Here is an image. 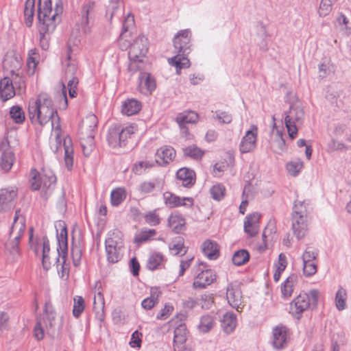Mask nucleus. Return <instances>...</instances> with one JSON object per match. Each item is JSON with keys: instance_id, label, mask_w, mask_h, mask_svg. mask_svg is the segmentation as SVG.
<instances>
[{"instance_id": "9b49d317", "label": "nucleus", "mask_w": 351, "mask_h": 351, "mask_svg": "<svg viewBox=\"0 0 351 351\" xmlns=\"http://www.w3.org/2000/svg\"><path fill=\"white\" fill-rule=\"evenodd\" d=\"M309 204L308 200L300 201L295 200L293 208L292 216H291V225L295 226H308L307 215L309 212Z\"/></svg>"}, {"instance_id": "7c9ffc66", "label": "nucleus", "mask_w": 351, "mask_h": 351, "mask_svg": "<svg viewBox=\"0 0 351 351\" xmlns=\"http://www.w3.org/2000/svg\"><path fill=\"white\" fill-rule=\"evenodd\" d=\"M119 125H112L108 130L107 141L112 147H121Z\"/></svg>"}, {"instance_id": "e2e57ef3", "label": "nucleus", "mask_w": 351, "mask_h": 351, "mask_svg": "<svg viewBox=\"0 0 351 351\" xmlns=\"http://www.w3.org/2000/svg\"><path fill=\"white\" fill-rule=\"evenodd\" d=\"M225 187L219 184L214 185L210 190V195L214 199L220 200L225 195Z\"/></svg>"}, {"instance_id": "a211bd4d", "label": "nucleus", "mask_w": 351, "mask_h": 351, "mask_svg": "<svg viewBox=\"0 0 351 351\" xmlns=\"http://www.w3.org/2000/svg\"><path fill=\"white\" fill-rule=\"evenodd\" d=\"M44 312L45 314V318L44 319L45 328L47 330V333L51 335L54 332V330L56 325V313L50 301L45 302Z\"/></svg>"}, {"instance_id": "2eb2a0df", "label": "nucleus", "mask_w": 351, "mask_h": 351, "mask_svg": "<svg viewBox=\"0 0 351 351\" xmlns=\"http://www.w3.org/2000/svg\"><path fill=\"white\" fill-rule=\"evenodd\" d=\"M257 135V127L252 125L251 129L246 132L245 136L241 141L239 150L241 153H248L252 152L255 149Z\"/></svg>"}, {"instance_id": "ddd939ff", "label": "nucleus", "mask_w": 351, "mask_h": 351, "mask_svg": "<svg viewBox=\"0 0 351 351\" xmlns=\"http://www.w3.org/2000/svg\"><path fill=\"white\" fill-rule=\"evenodd\" d=\"M226 298L229 304L237 311H242L244 304L241 290L238 284L231 283L227 287Z\"/></svg>"}, {"instance_id": "f8f14e48", "label": "nucleus", "mask_w": 351, "mask_h": 351, "mask_svg": "<svg viewBox=\"0 0 351 351\" xmlns=\"http://www.w3.org/2000/svg\"><path fill=\"white\" fill-rule=\"evenodd\" d=\"M77 51V46L72 47L70 42H69L66 50V57L62 62V64L64 67L65 77L77 75V62L75 57Z\"/></svg>"}, {"instance_id": "09e8293b", "label": "nucleus", "mask_w": 351, "mask_h": 351, "mask_svg": "<svg viewBox=\"0 0 351 351\" xmlns=\"http://www.w3.org/2000/svg\"><path fill=\"white\" fill-rule=\"evenodd\" d=\"M45 26V24H40L38 27V31L40 34V46L43 50H47L49 48V34L53 32V31H47L43 30V27Z\"/></svg>"}, {"instance_id": "4be33fe9", "label": "nucleus", "mask_w": 351, "mask_h": 351, "mask_svg": "<svg viewBox=\"0 0 351 351\" xmlns=\"http://www.w3.org/2000/svg\"><path fill=\"white\" fill-rule=\"evenodd\" d=\"M15 95L14 87L9 77H4L0 80V97L2 101H6Z\"/></svg>"}, {"instance_id": "dca6fc26", "label": "nucleus", "mask_w": 351, "mask_h": 351, "mask_svg": "<svg viewBox=\"0 0 351 351\" xmlns=\"http://www.w3.org/2000/svg\"><path fill=\"white\" fill-rule=\"evenodd\" d=\"M16 196L17 191L15 189H0V213H6L13 208Z\"/></svg>"}, {"instance_id": "69168bd1", "label": "nucleus", "mask_w": 351, "mask_h": 351, "mask_svg": "<svg viewBox=\"0 0 351 351\" xmlns=\"http://www.w3.org/2000/svg\"><path fill=\"white\" fill-rule=\"evenodd\" d=\"M134 25V18L130 14H128L127 16L125 18V20L123 23L122 32L120 35V40L123 38L124 34L128 32L131 28H132Z\"/></svg>"}, {"instance_id": "864d4df0", "label": "nucleus", "mask_w": 351, "mask_h": 351, "mask_svg": "<svg viewBox=\"0 0 351 351\" xmlns=\"http://www.w3.org/2000/svg\"><path fill=\"white\" fill-rule=\"evenodd\" d=\"M303 167V162L301 160L291 161L287 164V169L289 174L296 176Z\"/></svg>"}, {"instance_id": "5fc2aeb1", "label": "nucleus", "mask_w": 351, "mask_h": 351, "mask_svg": "<svg viewBox=\"0 0 351 351\" xmlns=\"http://www.w3.org/2000/svg\"><path fill=\"white\" fill-rule=\"evenodd\" d=\"M183 152L185 156H189L195 160L200 159L204 154L199 148L194 145L184 148Z\"/></svg>"}, {"instance_id": "49530a36", "label": "nucleus", "mask_w": 351, "mask_h": 351, "mask_svg": "<svg viewBox=\"0 0 351 351\" xmlns=\"http://www.w3.org/2000/svg\"><path fill=\"white\" fill-rule=\"evenodd\" d=\"M10 117L16 123H22L25 121V113L19 106H14L10 110Z\"/></svg>"}, {"instance_id": "bb28decb", "label": "nucleus", "mask_w": 351, "mask_h": 351, "mask_svg": "<svg viewBox=\"0 0 351 351\" xmlns=\"http://www.w3.org/2000/svg\"><path fill=\"white\" fill-rule=\"evenodd\" d=\"M58 256L53 258L54 264L56 265V269L60 273L61 271V277L68 276L69 275V265L66 263V252H60L57 249Z\"/></svg>"}, {"instance_id": "052dcab7", "label": "nucleus", "mask_w": 351, "mask_h": 351, "mask_svg": "<svg viewBox=\"0 0 351 351\" xmlns=\"http://www.w3.org/2000/svg\"><path fill=\"white\" fill-rule=\"evenodd\" d=\"M318 251L317 249L308 246L304 250L302 258L303 262L317 261Z\"/></svg>"}, {"instance_id": "37998d69", "label": "nucleus", "mask_w": 351, "mask_h": 351, "mask_svg": "<svg viewBox=\"0 0 351 351\" xmlns=\"http://www.w3.org/2000/svg\"><path fill=\"white\" fill-rule=\"evenodd\" d=\"M213 325L214 319L213 317L208 315H205L200 318V322L198 328L202 332L206 333L210 330L213 327Z\"/></svg>"}, {"instance_id": "a878e982", "label": "nucleus", "mask_w": 351, "mask_h": 351, "mask_svg": "<svg viewBox=\"0 0 351 351\" xmlns=\"http://www.w3.org/2000/svg\"><path fill=\"white\" fill-rule=\"evenodd\" d=\"M95 15V3L90 1L84 5L81 10V25L86 27L93 19Z\"/></svg>"}, {"instance_id": "7ed1b4c3", "label": "nucleus", "mask_w": 351, "mask_h": 351, "mask_svg": "<svg viewBox=\"0 0 351 351\" xmlns=\"http://www.w3.org/2000/svg\"><path fill=\"white\" fill-rule=\"evenodd\" d=\"M25 229V219L21 214V209H17L15 211L8 240L5 244V250L10 253L14 260L16 259L19 256V242Z\"/></svg>"}, {"instance_id": "f03ea898", "label": "nucleus", "mask_w": 351, "mask_h": 351, "mask_svg": "<svg viewBox=\"0 0 351 351\" xmlns=\"http://www.w3.org/2000/svg\"><path fill=\"white\" fill-rule=\"evenodd\" d=\"M173 46L176 55L169 59V63L176 66V73L179 74L180 69L190 66L187 58L191 51L190 30H180L173 38Z\"/></svg>"}, {"instance_id": "423d86ee", "label": "nucleus", "mask_w": 351, "mask_h": 351, "mask_svg": "<svg viewBox=\"0 0 351 351\" xmlns=\"http://www.w3.org/2000/svg\"><path fill=\"white\" fill-rule=\"evenodd\" d=\"M31 188L33 191L40 190V195L47 199L52 194L56 182V177L51 171H43L37 176L36 170L31 171Z\"/></svg>"}, {"instance_id": "ea45409f", "label": "nucleus", "mask_w": 351, "mask_h": 351, "mask_svg": "<svg viewBox=\"0 0 351 351\" xmlns=\"http://www.w3.org/2000/svg\"><path fill=\"white\" fill-rule=\"evenodd\" d=\"M169 249L173 255H184L186 249L184 245V239L181 237H176L171 244Z\"/></svg>"}, {"instance_id": "2f4dec72", "label": "nucleus", "mask_w": 351, "mask_h": 351, "mask_svg": "<svg viewBox=\"0 0 351 351\" xmlns=\"http://www.w3.org/2000/svg\"><path fill=\"white\" fill-rule=\"evenodd\" d=\"M237 325L236 315L232 313H226L221 320V327L227 334L231 333Z\"/></svg>"}, {"instance_id": "e433bc0d", "label": "nucleus", "mask_w": 351, "mask_h": 351, "mask_svg": "<svg viewBox=\"0 0 351 351\" xmlns=\"http://www.w3.org/2000/svg\"><path fill=\"white\" fill-rule=\"evenodd\" d=\"M169 227L176 233L184 230L185 219L181 215H171L168 220Z\"/></svg>"}, {"instance_id": "4c0bfd02", "label": "nucleus", "mask_w": 351, "mask_h": 351, "mask_svg": "<svg viewBox=\"0 0 351 351\" xmlns=\"http://www.w3.org/2000/svg\"><path fill=\"white\" fill-rule=\"evenodd\" d=\"M198 120V114L193 111L180 113L176 117L178 124L195 123Z\"/></svg>"}, {"instance_id": "9d476101", "label": "nucleus", "mask_w": 351, "mask_h": 351, "mask_svg": "<svg viewBox=\"0 0 351 351\" xmlns=\"http://www.w3.org/2000/svg\"><path fill=\"white\" fill-rule=\"evenodd\" d=\"M113 235L114 237H110L106 239L105 247L108 261L115 263L122 258L123 243L118 234L115 235L113 233Z\"/></svg>"}, {"instance_id": "680f3d73", "label": "nucleus", "mask_w": 351, "mask_h": 351, "mask_svg": "<svg viewBox=\"0 0 351 351\" xmlns=\"http://www.w3.org/2000/svg\"><path fill=\"white\" fill-rule=\"evenodd\" d=\"M60 252L67 251V233L66 228H62L60 233L57 234Z\"/></svg>"}, {"instance_id": "de8ad7c7", "label": "nucleus", "mask_w": 351, "mask_h": 351, "mask_svg": "<svg viewBox=\"0 0 351 351\" xmlns=\"http://www.w3.org/2000/svg\"><path fill=\"white\" fill-rule=\"evenodd\" d=\"M85 308L84 300L82 296L76 295L73 298V315L78 317L84 311Z\"/></svg>"}, {"instance_id": "b1692460", "label": "nucleus", "mask_w": 351, "mask_h": 351, "mask_svg": "<svg viewBox=\"0 0 351 351\" xmlns=\"http://www.w3.org/2000/svg\"><path fill=\"white\" fill-rule=\"evenodd\" d=\"M165 203L167 206L170 208L178 207L180 206H185L186 205V202H189V205L191 206L193 204V199L191 197H184L181 199L178 196L170 193L165 192L163 194Z\"/></svg>"}, {"instance_id": "13d9d810", "label": "nucleus", "mask_w": 351, "mask_h": 351, "mask_svg": "<svg viewBox=\"0 0 351 351\" xmlns=\"http://www.w3.org/2000/svg\"><path fill=\"white\" fill-rule=\"evenodd\" d=\"M317 261L303 262V273L306 276H313L317 270Z\"/></svg>"}, {"instance_id": "4468645a", "label": "nucleus", "mask_w": 351, "mask_h": 351, "mask_svg": "<svg viewBox=\"0 0 351 351\" xmlns=\"http://www.w3.org/2000/svg\"><path fill=\"white\" fill-rule=\"evenodd\" d=\"M188 330L184 324H179L174 330L173 350L174 351H190L186 346Z\"/></svg>"}, {"instance_id": "0eeeda50", "label": "nucleus", "mask_w": 351, "mask_h": 351, "mask_svg": "<svg viewBox=\"0 0 351 351\" xmlns=\"http://www.w3.org/2000/svg\"><path fill=\"white\" fill-rule=\"evenodd\" d=\"M62 8L56 3L54 10L51 8V0H38V19L40 24H45L43 30L54 31L56 27V16L62 12Z\"/></svg>"}, {"instance_id": "c03bdc74", "label": "nucleus", "mask_w": 351, "mask_h": 351, "mask_svg": "<svg viewBox=\"0 0 351 351\" xmlns=\"http://www.w3.org/2000/svg\"><path fill=\"white\" fill-rule=\"evenodd\" d=\"M156 232L154 229H143L136 236L135 242L137 243H143L148 241L156 235Z\"/></svg>"}, {"instance_id": "c9c22d12", "label": "nucleus", "mask_w": 351, "mask_h": 351, "mask_svg": "<svg viewBox=\"0 0 351 351\" xmlns=\"http://www.w3.org/2000/svg\"><path fill=\"white\" fill-rule=\"evenodd\" d=\"M93 308L96 316L101 321L104 319V298L100 291L95 295L93 301Z\"/></svg>"}, {"instance_id": "aec40b11", "label": "nucleus", "mask_w": 351, "mask_h": 351, "mask_svg": "<svg viewBox=\"0 0 351 351\" xmlns=\"http://www.w3.org/2000/svg\"><path fill=\"white\" fill-rule=\"evenodd\" d=\"M287 341V329L284 326H276L273 329V340L272 344L276 349H282L286 344Z\"/></svg>"}, {"instance_id": "774afa93", "label": "nucleus", "mask_w": 351, "mask_h": 351, "mask_svg": "<svg viewBox=\"0 0 351 351\" xmlns=\"http://www.w3.org/2000/svg\"><path fill=\"white\" fill-rule=\"evenodd\" d=\"M145 219L146 223L150 226H156L160 223V218L156 214V210L149 211L145 215Z\"/></svg>"}, {"instance_id": "412c9836", "label": "nucleus", "mask_w": 351, "mask_h": 351, "mask_svg": "<svg viewBox=\"0 0 351 351\" xmlns=\"http://www.w3.org/2000/svg\"><path fill=\"white\" fill-rule=\"evenodd\" d=\"M176 156L175 149L170 146H163L156 152V162L160 165H166L171 162Z\"/></svg>"}, {"instance_id": "6ab92c4d", "label": "nucleus", "mask_w": 351, "mask_h": 351, "mask_svg": "<svg viewBox=\"0 0 351 351\" xmlns=\"http://www.w3.org/2000/svg\"><path fill=\"white\" fill-rule=\"evenodd\" d=\"M215 274L211 269H206L200 272L195 278L193 286L195 289H204L213 282Z\"/></svg>"}, {"instance_id": "603ef678", "label": "nucleus", "mask_w": 351, "mask_h": 351, "mask_svg": "<svg viewBox=\"0 0 351 351\" xmlns=\"http://www.w3.org/2000/svg\"><path fill=\"white\" fill-rule=\"evenodd\" d=\"M65 79L67 80L69 96L71 98L75 97L77 96V86L79 83L77 76L65 77Z\"/></svg>"}, {"instance_id": "6e6d98bb", "label": "nucleus", "mask_w": 351, "mask_h": 351, "mask_svg": "<svg viewBox=\"0 0 351 351\" xmlns=\"http://www.w3.org/2000/svg\"><path fill=\"white\" fill-rule=\"evenodd\" d=\"M21 59L19 56L7 55L3 60V65L4 66H7L10 64L12 67L11 72L13 73L14 69H17L21 66Z\"/></svg>"}, {"instance_id": "72a5a7b5", "label": "nucleus", "mask_w": 351, "mask_h": 351, "mask_svg": "<svg viewBox=\"0 0 351 351\" xmlns=\"http://www.w3.org/2000/svg\"><path fill=\"white\" fill-rule=\"evenodd\" d=\"M14 159V153L10 149L5 150L0 158V167L5 171H8L13 165Z\"/></svg>"}, {"instance_id": "f257e3e1", "label": "nucleus", "mask_w": 351, "mask_h": 351, "mask_svg": "<svg viewBox=\"0 0 351 351\" xmlns=\"http://www.w3.org/2000/svg\"><path fill=\"white\" fill-rule=\"evenodd\" d=\"M28 116L32 123L37 122L40 125H44L50 121L52 130H60L58 112L53 108L50 96L47 93H40L36 99L29 100Z\"/></svg>"}, {"instance_id": "8fccbe9b", "label": "nucleus", "mask_w": 351, "mask_h": 351, "mask_svg": "<svg viewBox=\"0 0 351 351\" xmlns=\"http://www.w3.org/2000/svg\"><path fill=\"white\" fill-rule=\"evenodd\" d=\"M163 261V256L158 252L153 253L147 261V267L150 270H154L161 264Z\"/></svg>"}, {"instance_id": "79ce46f5", "label": "nucleus", "mask_w": 351, "mask_h": 351, "mask_svg": "<svg viewBox=\"0 0 351 351\" xmlns=\"http://www.w3.org/2000/svg\"><path fill=\"white\" fill-rule=\"evenodd\" d=\"M347 292L346 289L340 287L336 293L335 306L339 311H343L346 307Z\"/></svg>"}, {"instance_id": "6e6552de", "label": "nucleus", "mask_w": 351, "mask_h": 351, "mask_svg": "<svg viewBox=\"0 0 351 351\" xmlns=\"http://www.w3.org/2000/svg\"><path fill=\"white\" fill-rule=\"evenodd\" d=\"M319 292L316 289L311 290L309 293H300L290 304V313L297 319L301 317L302 313L312 306L317 305Z\"/></svg>"}, {"instance_id": "58836bf2", "label": "nucleus", "mask_w": 351, "mask_h": 351, "mask_svg": "<svg viewBox=\"0 0 351 351\" xmlns=\"http://www.w3.org/2000/svg\"><path fill=\"white\" fill-rule=\"evenodd\" d=\"M35 8V0H26L24 8V16L27 27L32 24Z\"/></svg>"}, {"instance_id": "f704fd0d", "label": "nucleus", "mask_w": 351, "mask_h": 351, "mask_svg": "<svg viewBox=\"0 0 351 351\" xmlns=\"http://www.w3.org/2000/svg\"><path fill=\"white\" fill-rule=\"evenodd\" d=\"M296 279H297L296 276L291 275L290 276H289L287 278V280L282 285L281 293H282V297L285 299H287L291 295V294L293 291V287L296 282Z\"/></svg>"}, {"instance_id": "c85d7f7f", "label": "nucleus", "mask_w": 351, "mask_h": 351, "mask_svg": "<svg viewBox=\"0 0 351 351\" xmlns=\"http://www.w3.org/2000/svg\"><path fill=\"white\" fill-rule=\"evenodd\" d=\"M63 147L64 149V163L68 170H71L73 165V149L70 138H64Z\"/></svg>"}, {"instance_id": "1a4fd4ad", "label": "nucleus", "mask_w": 351, "mask_h": 351, "mask_svg": "<svg viewBox=\"0 0 351 351\" xmlns=\"http://www.w3.org/2000/svg\"><path fill=\"white\" fill-rule=\"evenodd\" d=\"M97 127V117L95 115L87 117L83 121L82 130L84 133V130L89 132L86 138H82L80 144L83 154L85 156H88L94 149V130Z\"/></svg>"}, {"instance_id": "5701e85b", "label": "nucleus", "mask_w": 351, "mask_h": 351, "mask_svg": "<svg viewBox=\"0 0 351 351\" xmlns=\"http://www.w3.org/2000/svg\"><path fill=\"white\" fill-rule=\"evenodd\" d=\"M261 215L254 213L246 217L244 221V231L250 237H254L258 233V221Z\"/></svg>"}, {"instance_id": "a18cd8bd", "label": "nucleus", "mask_w": 351, "mask_h": 351, "mask_svg": "<svg viewBox=\"0 0 351 351\" xmlns=\"http://www.w3.org/2000/svg\"><path fill=\"white\" fill-rule=\"evenodd\" d=\"M250 254L245 250H240L236 252L232 256V262L235 265H241L248 261Z\"/></svg>"}, {"instance_id": "20e7f679", "label": "nucleus", "mask_w": 351, "mask_h": 351, "mask_svg": "<svg viewBox=\"0 0 351 351\" xmlns=\"http://www.w3.org/2000/svg\"><path fill=\"white\" fill-rule=\"evenodd\" d=\"M289 104V110L285 112V123L289 137L293 139L298 134V126L303 122L304 110L302 102L297 98Z\"/></svg>"}, {"instance_id": "bf43d9fd", "label": "nucleus", "mask_w": 351, "mask_h": 351, "mask_svg": "<svg viewBox=\"0 0 351 351\" xmlns=\"http://www.w3.org/2000/svg\"><path fill=\"white\" fill-rule=\"evenodd\" d=\"M336 0H322L318 10L320 16H326L332 10V3Z\"/></svg>"}, {"instance_id": "393cba45", "label": "nucleus", "mask_w": 351, "mask_h": 351, "mask_svg": "<svg viewBox=\"0 0 351 351\" xmlns=\"http://www.w3.org/2000/svg\"><path fill=\"white\" fill-rule=\"evenodd\" d=\"M176 176L179 180L182 181V184L185 187H190L195 183V172L188 168L180 169L177 171Z\"/></svg>"}, {"instance_id": "c756f323", "label": "nucleus", "mask_w": 351, "mask_h": 351, "mask_svg": "<svg viewBox=\"0 0 351 351\" xmlns=\"http://www.w3.org/2000/svg\"><path fill=\"white\" fill-rule=\"evenodd\" d=\"M141 108V103L134 99H128L122 106L121 112L127 116L136 114Z\"/></svg>"}, {"instance_id": "338daca9", "label": "nucleus", "mask_w": 351, "mask_h": 351, "mask_svg": "<svg viewBox=\"0 0 351 351\" xmlns=\"http://www.w3.org/2000/svg\"><path fill=\"white\" fill-rule=\"evenodd\" d=\"M291 229L293 235L297 238L298 240L302 239L308 232V226H295L291 225Z\"/></svg>"}, {"instance_id": "39448f33", "label": "nucleus", "mask_w": 351, "mask_h": 351, "mask_svg": "<svg viewBox=\"0 0 351 351\" xmlns=\"http://www.w3.org/2000/svg\"><path fill=\"white\" fill-rule=\"evenodd\" d=\"M147 50V39L144 36H138L130 45L128 52L130 71L136 72L145 68L144 58Z\"/></svg>"}, {"instance_id": "4d7b16f0", "label": "nucleus", "mask_w": 351, "mask_h": 351, "mask_svg": "<svg viewBox=\"0 0 351 351\" xmlns=\"http://www.w3.org/2000/svg\"><path fill=\"white\" fill-rule=\"evenodd\" d=\"M135 130L136 128L133 125L124 128L119 125L121 146H122L128 138L135 132Z\"/></svg>"}, {"instance_id": "473e14b6", "label": "nucleus", "mask_w": 351, "mask_h": 351, "mask_svg": "<svg viewBox=\"0 0 351 351\" xmlns=\"http://www.w3.org/2000/svg\"><path fill=\"white\" fill-rule=\"evenodd\" d=\"M50 247L49 242L46 236L43 237V248H42V264L45 269L48 270L51 267V263L50 261Z\"/></svg>"}, {"instance_id": "a19ab883", "label": "nucleus", "mask_w": 351, "mask_h": 351, "mask_svg": "<svg viewBox=\"0 0 351 351\" xmlns=\"http://www.w3.org/2000/svg\"><path fill=\"white\" fill-rule=\"evenodd\" d=\"M126 198V191L124 188H117L112 191L110 195L111 204L117 206Z\"/></svg>"}, {"instance_id": "0e129e2a", "label": "nucleus", "mask_w": 351, "mask_h": 351, "mask_svg": "<svg viewBox=\"0 0 351 351\" xmlns=\"http://www.w3.org/2000/svg\"><path fill=\"white\" fill-rule=\"evenodd\" d=\"M215 119L223 124H229L232 122V116L230 113L226 111L217 110L215 112Z\"/></svg>"}, {"instance_id": "3c124183", "label": "nucleus", "mask_w": 351, "mask_h": 351, "mask_svg": "<svg viewBox=\"0 0 351 351\" xmlns=\"http://www.w3.org/2000/svg\"><path fill=\"white\" fill-rule=\"evenodd\" d=\"M38 53L36 49H32L28 52V57L27 59V65L29 68V72L34 73L38 64Z\"/></svg>"}, {"instance_id": "cd10ccee", "label": "nucleus", "mask_w": 351, "mask_h": 351, "mask_svg": "<svg viewBox=\"0 0 351 351\" xmlns=\"http://www.w3.org/2000/svg\"><path fill=\"white\" fill-rule=\"evenodd\" d=\"M203 253L210 260H215L219 256V246L215 241H205L202 245Z\"/></svg>"}, {"instance_id": "f3484780", "label": "nucleus", "mask_w": 351, "mask_h": 351, "mask_svg": "<svg viewBox=\"0 0 351 351\" xmlns=\"http://www.w3.org/2000/svg\"><path fill=\"white\" fill-rule=\"evenodd\" d=\"M156 81L151 74L141 72L138 77V90L143 95H149L156 88Z\"/></svg>"}]
</instances>
